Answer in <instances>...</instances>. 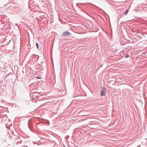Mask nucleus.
Segmentation results:
<instances>
[{
  "label": "nucleus",
  "mask_w": 147,
  "mask_h": 147,
  "mask_svg": "<svg viewBox=\"0 0 147 147\" xmlns=\"http://www.w3.org/2000/svg\"><path fill=\"white\" fill-rule=\"evenodd\" d=\"M129 57V55H127L125 56V57L126 58L128 57Z\"/></svg>",
  "instance_id": "nucleus-5"
},
{
  "label": "nucleus",
  "mask_w": 147,
  "mask_h": 147,
  "mask_svg": "<svg viewBox=\"0 0 147 147\" xmlns=\"http://www.w3.org/2000/svg\"><path fill=\"white\" fill-rule=\"evenodd\" d=\"M106 92V90L105 89H104L103 90L101 91L100 95L102 96H104L105 95Z\"/></svg>",
  "instance_id": "nucleus-2"
},
{
  "label": "nucleus",
  "mask_w": 147,
  "mask_h": 147,
  "mask_svg": "<svg viewBox=\"0 0 147 147\" xmlns=\"http://www.w3.org/2000/svg\"><path fill=\"white\" fill-rule=\"evenodd\" d=\"M70 34H71L69 32L67 31H66L63 33L62 35L63 36H65Z\"/></svg>",
  "instance_id": "nucleus-1"
},
{
  "label": "nucleus",
  "mask_w": 147,
  "mask_h": 147,
  "mask_svg": "<svg viewBox=\"0 0 147 147\" xmlns=\"http://www.w3.org/2000/svg\"><path fill=\"white\" fill-rule=\"evenodd\" d=\"M129 11V9H127V10L125 12V15H126L128 13V12Z\"/></svg>",
  "instance_id": "nucleus-3"
},
{
  "label": "nucleus",
  "mask_w": 147,
  "mask_h": 147,
  "mask_svg": "<svg viewBox=\"0 0 147 147\" xmlns=\"http://www.w3.org/2000/svg\"><path fill=\"white\" fill-rule=\"evenodd\" d=\"M36 45L37 47V49H38V43H36Z\"/></svg>",
  "instance_id": "nucleus-4"
},
{
  "label": "nucleus",
  "mask_w": 147,
  "mask_h": 147,
  "mask_svg": "<svg viewBox=\"0 0 147 147\" xmlns=\"http://www.w3.org/2000/svg\"><path fill=\"white\" fill-rule=\"evenodd\" d=\"M36 78H39V77H36Z\"/></svg>",
  "instance_id": "nucleus-6"
}]
</instances>
